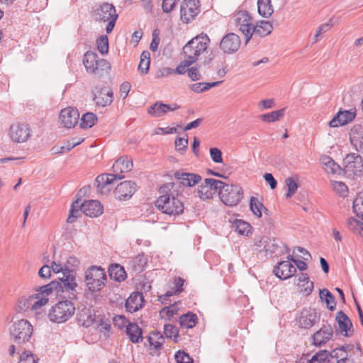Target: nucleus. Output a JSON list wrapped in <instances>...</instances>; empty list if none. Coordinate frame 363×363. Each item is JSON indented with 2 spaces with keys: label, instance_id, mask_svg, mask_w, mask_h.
<instances>
[{
  "label": "nucleus",
  "instance_id": "f257e3e1",
  "mask_svg": "<svg viewBox=\"0 0 363 363\" xmlns=\"http://www.w3.org/2000/svg\"><path fill=\"white\" fill-rule=\"evenodd\" d=\"M77 286L76 282L75 273L72 270H66L62 274V277H58V281L54 280L49 284L40 286L35 294V298L46 297L50 295L52 291H55L57 295L62 292L63 294L66 291H72L73 295L72 298L75 297V288Z\"/></svg>",
  "mask_w": 363,
  "mask_h": 363
},
{
  "label": "nucleus",
  "instance_id": "f03ea898",
  "mask_svg": "<svg viewBox=\"0 0 363 363\" xmlns=\"http://www.w3.org/2000/svg\"><path fill=\"white\" fill-rule=\"evenodd\" d=\"M67 297L63 296L65 300L59 301L50 309L48 317L50 321L56 323H62L67 321L74 314L76 310L74 300L77 299V291L75 297L72 298V291H66Z\"/></svg>",
  "mask_w": 363,
  "mask_h": 363
},
{
  "label": "nucleus",
  "instance_id": "7ed1b4c3",
  "mask_svg": "<svg viewBox=\"0 0 363 363\" xmlns=\"http://www.w3.org/2000/svg\"><path fill=\"white\" fill-rule=\"evenodd\" d=\"M13 342L18 348L26 350L31 345V337L33 332V325L25 319H21L13 324L10 329Z\"/></svg>",
  "mask_w": 363,
  "mask_h": 363
},
{
  "label": "nucleus",
  "instance_id": "20e7f679",
  "mask_svg": "<svg viewBox=\"0 0 363 363\" xmlns=\"http://www.w3.org/2000/svg\"><path fill=\"white\" fill-rule=\"evenodd\" d=\"M210 43V38L206 33H201L190 40L183 48V54L186 59L196 62L199 57L203 53Z\"/></svg>",
  "mask_w": 363,
  "mask_h": 363
},
{
  "label": "nucleus",
  "instance_id": "39448f33",
  "mask_svg": "<svg viewBox=\"0 0 363 363\" xmlns=\"http://www.w3.org/2000/svg\"><path fill=\"white\" fill-rule=\"evenodd\" d=\"M83 64L87 72L99 78L108 74L111 70V65L107 60L99 59L98 55L91 51L84 55Z\"/></svg>",
  "mask_w": 363,
  "mask_h": 363
},
{
  "label": "nucleus",
  "instance_id": "423d86ee",
  "mask_svg": "<svg viewBox=\"0 0 363 363\" xmlns=\"http://www.w3.org/2000/svg\"><path fill=\"white\" fill-rule=\"evenodd\" d=\"M155 206L163 213L169 216H179L184 212V204L172 193H166L157 198Z\"/></svg>",
  "mask_w": 363,
  "mask_h": 363
},
{
  "label": "nucleus",
  "instance_id": "0eeeda50",
  "mask_svg": "<svg viewBox=\"0 0 363 363\" xmlns=\"http://www.w3.org/2000/svg\"><path fill=\"white\" fill-rule=\"evenodd\" d=\"M94 16L96 21L108 22L106 28L107 33L112 32L118 18L115 6L109 3H103L96 6L94 10Z\"/></svg>",
  "mask_w": 363,
  "mask_h": 363
},
{
  "label": "nucleus",
  "instance_id": "6e6552de",
  "mask_svg": "<svg viewBox=\"0 0 363 363\" xmlns=\"http://www.w3.org/2000/svg\"><path fill=\"white\" fill-rule=\"evenodd\" d=\"M86 285L92 292L100 291L106 281V274L104 269L101 267L91 266L85 272Z\"/></svg>",
  "mask_w": 363,
  "mask_h": 363
},
{
  "label": "nucleus",
  "instance_id": "1a4fd4ad",
  "mask_svg": "<svg viewBox=\"0 0 363 363\" xmlns=\"http://www.w3.org/2000/svg\"><path fill=\"white\" fill-rule=\"evenodd\" d=\"M243 192L241 186L236 184H225L220 192V198L226 206H236L242 199Z\"/></svg>",
  "mask_w": 363,
  "mask_h": 363
},
{
  "label": "nucleus",
  "instance_id": "9d476101",
  "mask_svg": "<svg viewBox=\"0 0 363 363\" xmlns=\"http://www.w3.org/2000/svg\"><path fill=\"white\" fill-rule=\"evenodd\" d=\"M199 0H183L180 6V19L184 23L194 20L200 12Z\"/></svg>",
  "mask_w": 363,
  "mask_h": 363
},
{
  "label": "nucleus",
  "instance_id": "9b49d317",
  "mask_svg": "<svg viewBox=\"0 0 363 363\" xmlns=\"http://www.w3.org/2000/svg\"><path fill=\"white\" fill-rule=\"evenodd\" d=\"M31 136V130L28 124L25 123H15L9 129V137L14 143H22L26 142Z\"/></svg>",
  "mask_w": 363,
  "mask_h": 363
},
{
  "label": "nucleus",
  "instance_id": "f8f14e48",
  "mask_svg": "<svg viewBox=\"0 0 363 363\" xmlns=\"http://www.w3.org/2000/svg\"><path fill=\"white\" fill-rule=\"evenodd\" d=\"M343 172L349 175H357L363 171V160L356 153L348 154L343 160Z\"/></svg>",
  "mask_w": 363,
  "mask_h": 363
},
{
  "label": "nucleus",
  "instance_id": "ddd939ff",
  "mask_svg": "<svg viewBox=\"0 0 363 363\" xmlns=\"http://www.w3.org/2000/svg\"><path fill=\"white\" fill-rule=\"evenodd\" d=\"M235 24L245 36V44L252 38V19L247 11H240L235 15Z\"/></svg>",
  "mask_w": 363,
  "mask_h": 363
},
{
  "label": "nucleus",
  "instance_id": "4468645a",
  "mask_svg": "<svg viewBox=\"0 0 363 363\" xmlns=\"http://www.w3.org/2000/svg\"><path fill=\"white\" fill-rule=\"evenodd\" d=\"M240 44V37L234 33H229L223 37L219 47L225 54L230 55L235 53L239 49Z\"/></svg>",
  "mask_w": 363,
  "mask_h": 363
},
{
  "label": "nucleus",
  "instance_id": "2eb2a0df",
  "mask_svg": "<svg viewBox=\"0 0 363 363\" xmlns=\"http://www.w3.org/2000/svg\"><path fill=\"white\" fill-rule=\"evenodd\" d=\"M137 184L132 181L121 182L114 189L115 197L120 201L130 199L136 191Z\"/></svg>",
  "mask_w": 363,
  "mask_h": 363
},
{
  "label": "nucleus",
  "instance_id": "dca6fc26",
  "mask_svg": "<svg viewBox=\"0 0 363 363\" xmlns=\"http://www.w3.org/2000/svg\"><path fill=\"white\" fill-rule=\"evenodd\" d=\"M79 118V113L75 108L67 107L61 111L60 120L64 127L70 128L74 127Z\"/></svg>",
  "mask_w": 363,
  "mask_h": 363
},
{
  "label": "nucleus",
  "instance_id": "f3484780",
  "mask_svg": "<svg viewBox=\"0 0 363 363\" xmlns=\"http://www.w3.org/2000/svg\"><path fill=\"white\" fill-rule=\"evenodd\" d=\"M335 320L338 324L340 333L344 337H350L352 335L354 330L352 321L342 311H340L337 313Z\"/></svg>",
  "mask_w": 363,
  "mask_h": 363
},
{
  "label": "nucleus",
  "instance_id": "a211bd4d",
  "mask_svg": "<svg viewBox=\"0 0 363 363\" xmlns=\"http://www.w3.org/2000/svg\"><path fill=\"white\" fill-rule=\"evenodd\" d=\"M133 167L132 160H129L127 157H121L113 163L112 166L113 174L116 176L118 179H121L124 177L122 174L130 172Z\"/></svg>",
  "mask_w": 363,
  "mask_h": 363
},
{
  "label": "nucleus",
  "instance_id": "6ab92c4d",
  "mask_svg": "<svg viewBox=\"0 0 363 363\" xmlns=\"http://www.w3.org/2000/svg\"><path fill=\"white\" fill-rule=\"evenodd\" d=\"M350 140L357 151L363 154V125L355 124L350 130Z\"/></svg>",
  "mask_w": 363,
  "mask_h": 363
},
{
  "label": "nucleus",
  "instance_id": "aec40b11",
  "mask_svg": "<svg viewBox=\"0 0 363 363\" xmlns=\"http://www.w3.org/2000/svg\"><path fill=\"white\" fill-rule=\"evenodd\" d=\"M356 113L352 110L341 111L340 110L333 118L329 122V125L333 128L345 125L352 121L355 118Z\"/></svg>",
  "mask_w": 363,
  "mask_h": 363
},
{
  "label": "nucleus",
  "instance_id": "412c9836",
  "mask_svg": "<svg viewBox=\"0 0 363 363\" xmlns=\"http://www.w3.org/2000/svg\"><path fill=\"white\" fill-rule=\"evenodd\" d=\"M81 211L89 217H98L103 213L104 208L96 200H89L81 205Z\"/></svg>",
  "mask_w": 363,
  "mask_h": 363
},
{
  "label": "nucleus",
  "instance_id": "4be33fe9",
  "mask_svg": "<svg viewBox=\"0 0 363 363\" xmlns=\"http://www.w3.org/2000/svg\"><path fill=\"white\" fill-rule=\"evenodd\" d=\"M176 179L185 186H194L201 181V177L194 173H188L183 171H177L174 174Z\"/></svg>",
  "mask_w": 363,
  "mask_h": 363
},
{
  "label": "nucleus",
  "instance_id": "5701e85b",
  "mask_svg": "<svg viewBox=\"0 0 363 363\" xmlns=\"http://www.w3.org/2000/svg\"><path fill=\"white\" fill-rule=\"evenodd\" d=\"M93 100L99 106L111 105L113 101V92L111 89L107 90L105 87L96 89L94 93Z\"/></svg>",
  "mask_w": 363,
  "mask_h": 363
},
{
  "label": "nucleus",
  "instance_id": "b1692460",
  "mask_svg": "<svg viewBox=\"0 0 363 363\" xmlns=\"http://www.w3.org/2000/svg\"><path fill=\"white\" fill-rule=\"evenodd\" d=\"M296 272V268L289 261H281L274 269V273L281 279H287Z\"/></svg>",
  "mask_w": 363,
  "mask_h": 363
},
{
  "label": "nucleus",
  "instance_id": "393cba45",
  "mask_svg": "<svg viewBox=\"0 0 363 363\" xmlns=\"http://www.w3.org/2000/svg\"><path fill=\"white\" fill-rule=\"evenodd\" d=\"M333 336V330L330 325H323L313 335V344L320 347L328 342Z\"/></svg>",
  "mask_w": 363,
  "mask_h": 363
},
{
  "label": "nucleus",
  "instance_id": "a878e982",
  "mask_svg": "<svg viewBox=\"0 0 363 363\" xmlns=\"http://www.w3.org/2000/svg\"><path fill=\"white\" fill-rule=\"evenodd\" d=\"M77 320L79 325L89 328L95 320V311L91 307H83L79 310Z\"/></svg>",
  "mask_w": 363,
  "mask_h": 363
},
{
  "label": "nucleus",
  "instance_id": "bb28decb",
  "mask_svg": "<svg viewBox=\"0 0 363 363\" xmlns=\"http://www.w3.org/2000/svg\"><path fill=\"white\" fill-rule=\"evenodd\" d=\"M144 303V297L142 293L133 292L125 302V308L130 313H134L142 308Z\"/></svg>",
  "mask_w": 363,
  "mask_h": 363
},
{
  "label": "nucleus",
  "instance_id": "cd10ccee",
  "mask_svg": "<svg viewBox=\"0 0 363 363\" xmlns=\"http://www.w3.org/2000/svg\"><path fill=\"white\" fill-rule=\"evenodd\" d=\"M116 179H118L113 174H101L96 178L94 184L101 194H104L110 191L108 186Z\"/></svg>",
  "mask_w": 363,
  "mask_h": 363
},
{
  "label": "nucleus",
  "instance_id": "c85d7f7f",
  "mask_svg": "<svg viewBox=\"0 0 363 363\" xmlns=\"http://www.w3.org/2000/svg\"><path fill=\"white\" fill-rule=\"evenodd\" d=\"M273 30L272 24L267 21H261L256 26H252L251 33L252 36L265 37L269 35Z\"/></svg>",
  "mask_w": 363,
  "mask_h": 363
},
{
  "label": "nucleus",
  "instance_id": "c756f323",
  "mask_svg": "<svg viewBox=\"0 0 363 363\" xmlns=\"http://www.w3.org/2000/svg\"><path fill=\"white\" fill-rule=\"evenodd\" d=\"M125 332L133 343H139L143 341V330L135 323H128Z\"/></svg>",
  "mask_w": 363,
  "mask_h": 363
},
{
  "label": "nucleus",
  "instance_id": "7c9ffc66",
  "mask_svg": "<svg viewBox=\"0 0 363 363\" xmlns=\"http://www.w3.org/2000/svg\"><path fill=\"white\" fill-rule=\"evenodd\" d=\"M174 286L172 290L167 291L164 294L159 296V301L163 304H167L168 298L174 295L179 294L183 291L184 280L182 277L174 279Z\"/></svg>",
  "mask_w": 363,
  "mask_h": 363
},
{
  "label": "nucleus",
  "instance_id": "2f4dec72",
  "mask_svg": "<svg viewBox=\"0 0 363 363\" xmlns=\"http://www.w3.org/2000/svg\"><path fill=\"white\" fill-rule=\"evenodd\" d=\"M257 246L263 247V250L269 254H272L278 249L279 245L276 239L264 236L259 241Z\"/></svg>",
  "mask_w": 363,
  "mask_h": 363
},
{
  "label": "nucleus",
  "instance_id": "473e14b6",
  "mask_svg": "<svg viewBox=\"0 0 363 363\" xmlns=\"http://www.w3.org/2000/svg\"><path fill=\"white\" fill-rule=\"evenodd\" d=\"M321 162L328 173L340 174L343 172V169L329 156H323Z\"/></svg>",
  "mask_w": 363,
  "mask_h": 363
},
{
  "label": "nucleus",
  "instance_id": "72a5a7b5",
  "mask_svg": "<svg viewBox=\"0 0 363 363\" xmlns=\"http://www.w3.org/2000/svg\"><path fill=\"white\" fill-rule=\"evenodd\" d=\"M108 272L111 278L118 282L125 280L127 277L124 268L118 264H112L108 269Z\"/></svg>",
  "mask_w": 363,
  "mask_h": 363
},
{
  "label": "nucleus",
  "instance_id": "f704fd0d",
  "mask_svg": "<svg viewBox=\"0 0 363 363\" xmlns=\"http://www.w3.org/2000/svg\"><path fill=\"white\" fill-rule=\"evenodd\" d=\"M320 298L323 302H325L330 311H334L336 308L335 296L327 289H320L319 292Z\"/></svg>",
  "mask_w": 363,
  "mask_h": 363
},
{
  "label": "nucleus",
  "instance_id": "c9c22d12",
  "mask_svg": "<svg viewBox=\"0 0 363 363\" xmlns=\"http://www.w3.org/2000/svg\"><path fill=\"white\" fill-rule=\"evenodd\" d=\"M221 81L214 82H198L189 85V89L196 94H200L209 90L211 88L217 86L221 84Z\"/></svg>",
  "mask_w": 363,
  "mask_h": 363
},
{
  "label": "nucleus",
  "instance_id": "e433bc0d",
  "mask_svg": "<svg viewBox=\"0 0 363 363\" xmlns=\"http://www.w3.org/2000/svg\"><path fill=\"white\" fill-rule=\"evenodd\" d=\"M197 321L198 318L196 315L191 312H188L179 318V323L181 327L185 328H194L196 325Z\"/></svg>",
  "mask_w": 363,
  "mask_h": 363
},
{
  "label": "nucleus",
  "instance_id": "4c0bfd02",
  "mask_svg": "<svg viewBox=\"0 0 363 363\" xmlns=\"http://www.w3.org/2000/svg\"><path fill=\"white\" fill-rule=\"evenodd\" d=\"M257 9L259 15L264 18L269 17L274 12L271 0H258Z\"/></svg>",
  "mask_w": 363,
  "mask_h": 363
},
{
  "label": "nucleus",
  "instance_id": "58836bf2",
  "mask_svg": "<svg viewBox=\"0 0 363 363\" xmlns=\"http://www.w3.org/2000/svg\"><path fill=\"white\" fill-rule=\"evenodd\" d=\"M250 208L254 215H255L257 218L262 217V211L265 213L268 211L267 208L264 207L263 203L255 196H252L250 201Z\"/></svg>",
  "mask_w": 363,
  "mask_h": 363
},
{
  "label": "nucleus",
  "instance_id": "ea45409f",
  "mask_svg": "<svg viewBox=\"0 0 363 363\" xmlns=\"http://www.w3.org/2000/svg\"><path fill=\"white\" fill-rule=\"evenodd\" d=\"M297 285L303 288L306 295H309L313 290V282L309 280V277L306 273H301L298 279Z\"/></svg>",
  "mask_w": 363,
  "mask_h": 363
},
{
  "label": "nucleus",
  "instance_id": "a19ab883",
  "mask_svg": "<svg viewBox=\"0 0 363 363\" xmlns=\"http://www.w3.org/2000/svg\"><path fill=\"white\" fill-rule=\"evenodd\" d=\"M129 264L136 272H141L147 263V258L143 255H138L128 261Z\"/></svg>",
  "mask_w": 363,
  "mask_h": 363
},
{
  "label": "nucleus",
  "instance_id": "79ce46f5",
  "mask_svg": "<svg viewBox=\"0 0 363 363\" xmlns=\"http://www.w3.org/2000/svg\"><path fill=\"white\" fill-rule=\"evenodd\" d=\"M150 64V53L147 51H143L140 55V60L138 65V69L142 74H147Z\"/></svg>",
  "mask_w": 363,
  "mask_h": 363
},
{
  "label": "nucleus",
  "instance_id": "37998d69",
  "mask_svg": "<svg viewBox=\"0 0 363 363\" xmlns=\"http://www.w3.org/2000/svg\"><path fill=\"white\" fill-rule=\"evenodd\" d=\"M97 121V116L91 112H87L82 115L81 118L80 127L82 128H89L93 127Z\"/></svg>",
  "mask_w": 363,
  "mask_h": 363
},
{
  "label": "nucleus",
  "instance_id": "c03bdc74",
  "mask_svg": "<svg viewBox=\"0 0 363 363\" xmlns=\"http://www.w3.org/2000/svg\"><path fill=\"white\" fill-rule=\"evenodd\" d=\"M284 113L285 108H283L277 111L261 115L260 118L263 121L272 123L277 121L282 118L284 116Z\"/></svg>",
  "mask_w": 363,
  "mask_h": 363
},
{
  "label": "nucleus",
  "instance_id": "a18cd8bd",
  "mask_svg": "<svg viewBox=\"0 0 363 363\" xmlns=\"http://www.w3.org/2000/svg\"><path fill=\"white\" fill-rule=\"evenodd\" d=\"M148 342L155 350H159L164 342V338L160 332H153L148 337Z\"/></svg>",
  "mask_w": 363,
  "mask_h": 363
},
{
  "label": "nucleus",
  "instance_id": "49530a36",
  "mask_svg": "<svg viewBox=\"0 0 363 363\" xmlns=\"http://www.w3.org/2000/svg\"><path fill=\"white\" fill-rule=\"evenodd\" d=\"M204 184H206L207 189L208 190H211L212 192L213 190L214 191H218V194H220V192L224 189L225 186V183L217 180L213 178H206L204 180Z\"/></svg>",
  "mask_w": 363,
  "mask_h": 363
},
{
  "label": "nucleus",
  "instance_id": "de8ad7c7",
  "mask_svg": "<svg viewBox=\"0 0 363 363\" xmlns=\"http://www.w3.org/2000/svg\"><path fill=\"white\" fill-rule=\"evenodd\" d=\"M233 228H234L235 231L239 234L242 235H247L251 229L250 225L242 220H236L233 224Z\"/></svg>",
  "mask_w": 363,
  "mask_h": 363
},
{
  "label": "nucleus",
  "instance_id": "09e8293b",
  "mask_svg": "<svg viewBox=\"0 0 363 363\" xmlns=\"http://www.w3.org/2000/svg\"><path fill=\"white\" fill-rule=\"evenodd\" d=\"M165 104L157 101L148 108L147 113L154 117H160L165 114Z\"/></svg>",
  "mask_w": 363,
  "mask_h": 363
},
{
  "label": "nucleus",
  "instance_id": "8fccbe9b",
  "mask_svg": "<svg viewBox=\"0 0 363 363\" xmlns=\"http://www.w3.org/2000/svg\"><path fill=\"white\" fill-rule=\"evenodd\" d=\"M353 211L356 216L363 220V193H359L353 201Z\"/></svg>",
  "mask_w": 363,
  "mask_h": 363
},
{
  "label": "nucleus",
  "instance_id": "3c124183",
  "mask_svg": "<svg viewBox=\"0 0 363 363\" xmlns=\"http://www.w3.org/2000/svg\"><path fill=\"white\" fill-rule=\"evenodd\" d=\"M286 185L287 186V192L285 195L286 199H289L294 196L298 189V184L296 179L294 177H288L285 180Z\"/></svg>",
  "mask_w": 363,
  "mask_h": 363
},
{
  "label": "nucleus",
  "instance_id": "603ef678",
  "mask_svg": "<svg viewBox=\"0 0 363 363\" xmlns=\"http://www.w3.org/2000/svg\"><path fill=\"white\" fill-rule=\"evenodd\" d=\"M311 362H312L311 363H325V362H329V351L325 350L319 351L311 358Z\"/></svg>",
  "mask_w": 363,
  "mask_h": 363
},
{
  "label": "nucleus",
  "instance_id": "864d4df0",
  "mask_svg": "<svg viewBox=\"0 0 363 363\" xmlns=\"http://www.w3.org/2000/svg\"><path fill=\"white\" fill-rule=\"evenodd\" d=\"M96 45L99 52L101 55H106L108 52V39L106 35H101L96 40Z\"/></svg>",
  "mask_w": 363,
  "mask_h": 363
},
{
  "label": "nucleus",
  "instance_id": "5fc2aeb1",
  "mask_svg": "<svg viewBox=\"0 0 363 363\" xmlns=\"http://www.w3.org/2000/svg\"><path fill=\"white\" fill-rule=\"evenodd\" d=\"M38 360L37 356L25 350L20 356L18 363H38Z\"/></svg>",
  "mask_w": 363,
  "mask_h": 363
},
{
  "label": "nucleus",
  "instance_id": "6e6d98bb",
  "mask_svg": "<svg viewBox=\"0 0 363 363\" xmlns=\"http://www.w3.org/2000/svg\"><path fill=\"white\" fill-rule=\"evenodd\" d=\"M164 333L167 338H174V342H177L178 328L171 324H165L164 326Z\"/></svg>",
  "mask_w": 363,
  "mask_h": 363
},
{
  "label": "nucleus",
  "instance_id": "4d7b16f0",
  "mask_svg": "<svg viewBox=\"0 0 363 363\" xmlns=\"http://www.w3.org/2000/svg\"><path fill=\"white\" fill-rule=\"evenodd\" d=\"M177 363H193V359L184 351H178L174 355Z\"/></svg>",
  "mask_w": 363,
  "mask_h": 363
},
{
  "label": "nucleus",
  "instance_id": "13d9d810",
  "mask_svg": "<svg viewBox=\"0 0 363 363\" xmlns=\"http://www.w3.org/2000/svg\"><path fill=\"white\" fill-rule=\"evenodd\" d=\"M35 296L34 294L30 296L28 298H21L18 300V307L22 311H26L28 308L31 309L32 301H34Z\"/></svg>",
  "mask_w": 363,
  "mask_h": 363
},
{
  "label": "nucleus",
  "instance_id": "bf43d9fd",
  "mask_svg": "<svg viewBox=\"0 0 363 363\" xmlns=\"http://www.w3.org/2000/svg\"><path fill=\"white\" fill-rule=\"evenodd\" d=\"M197 194L203 200L211 199L213 196V192L207 189L206 184H201L199 186Z\"/></svg>",
  "mask_w": 363,
  "mask_h": 363
},
{
  "label": "nucleus",
  "instance_id": "052dcab7",
  "mask_svg": "<svg viewBox=\"0 0 363 363\" xmlns=\"http://www.w3.org/2000/svg\"><path fill=\"white\" fill-rule=\"evenodd\" d=\"M210 156L212 160L216 163H222L223 157L222 152L217 147H211L209 150Z\"/></svg>",
  "mask_w": 363,
  "mask_h": 363
},
{
  "label": "nucleus",
  "instance_id": "680f3d73",
  "mask_svg": "<svg viewBox=\"0 0 363 363\" xmlns=\"http://www.w3.org/2000/svg\"><path fill=\"white\" fill-rule=\"evenodd\" d=\"M334 190L342 196H346L348 189L345 183L342 182H334L333 184Z\"/></svg>",
  "mask_w": 363,
  "mask_h": 363
},
{
  "label": "nucleus",
  "instance_id": "e2e57ef3",
  "mask_svg": "<svg viewBox=\"0 0 363 363\" xmlns=\"http://www.w3.org/2000/svg\"><path fill=\"white\" fill-rule=\"evenodd\" d=\"M179 1V0H163L162 4L163 12L166 13L171 12L175 8Z\"/></svg>",
  "mask_w": 363,
  "mask_h": 363
},
{
  "label": "nucleus",
  "instance_id": "0e129e2a",
  "mask_svg": "<svg viewBox=\"0 0 363 363\" xmlns=\"http://www.w3.org/2000/svg\"><path fill=\"white\" fill-rule=\"evenodd\" d=\"M128 323L130 322L124 315H116L113 318V323L115 326H117L120 329L125 327L126 328Z\"/></svg>",
  "mask_w": 363,
  "mask_h": 363
},
{
  "label": "nucleus",
  "instance_id": "69168bd1",
  "mask_svg": "<svg viewBox=\"0 0 363 363\" xmlns=\"http://www.w3.org/2000/svg\"><path fill=\"white\" fill-rule=\"evenodd\" d=\"M315 318V315L312 314H309L308 316L302 315L300 319V323L304 328H310L314 325Z\"/></svg>",
  "mask_w": 363,
  "mask_h": 363
},
{
  "label": "nucleus",
  "instance_id": "338daca9",
  "mask_svg": "<svg viewBox=\"0 0 363 363\" xmlns=\"http://www.w3.org/2000/svg\"><path fill=\"white\" fill-rule=\"evenodd\" d=\"M194 64V62H191V60L189 59H186L184 64L181 63L175 69H173V74H184L186 72H188V69H186L187 67H189Z\"/></svg>",
  "mask_w": 363,
  "mask_h": 363
},
{
  "label": "nucleus",
  "instance_id": "774afa93",
  "mask_svg": "<svg viewBox=\"0 0 363 363\" xmlns=\"http://www.w3.org/2000/svg\"><path fill=\"white\" fill-rule=\"evenodd\" d=\"M176 150L182 152L184 151L189 145V141L187 138H177L174 142Z\"/></svg>",
  "mask_w": 363,
  "mask_h": 363
}]
</instances>
